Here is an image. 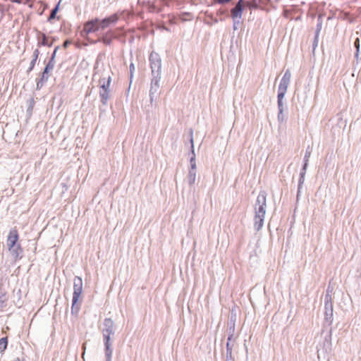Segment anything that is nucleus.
<instances>
[{"instance_id": "obj_4", "label": "nucleus", "mask_w": 361, "mask_h": 361, "mask_svg": "<svg viewBox=\"0 0 361 361\" xmlns=\"http://www.w3.org/2000/svg\"><path fill=\"white\" fill-rule=\"evenodd\" d=\"M82 291V280L79 276H75L73 280V299H72V306H71V313L73 314H76L79 310L80 307L78 304L79 298Z\"/></svg>"}, {"instance_id": "obj_1", "label": "nucleus", "mask_w": 361, "mask_h": 361, "mask_svg": "<svg viewBox=\"0 0 361 361\" xmlns=\"http://www.w3.org/2000/svg\"><path fill=\"white\" fill-rule=\"evenodd\" d=\"M94 77L97 78V75H99V95L102 102L105 104L109 98V86L111 78L107 71H105L102 67H99L98 61H97L94 66Z\"/></svg>"}, {"instance_id": "obj_14", "label": "nucleus", "mask_w": 361, "mask_h": 361, "mask_svg": "<svg viewBox=\"0 0 361 361\" xmlns=\"http://www.w3.org/2000/svg\"><path fill=\"white\" fill-rule=\"evenodd\" d=\"M190 142L191 143V152L192 154V156L191 157L190 159V168L189 170H194L196 171V161H195V149H194V145H193V137H192V131L190 132Z\"/></svg>"}, {"instance_id": "obj_41", "label": "nucleus", "mask_w": 361, "mask_h": 361, "mask_svg": "<svg viewBox=\"0 0 361 361\" xmlns=\"http://www.w3.org/2000/svg\"><path fill=\"white\" fill-rule=\"evenodd\" d=\"M358 55H359V51H357V49L356 50V52H355V57L357 59L358 58Z\"/></svg>"}, {"instance_id": "obj_26", "label": "nucleus", "mask_w": 361, "mask_h": 361, "mask_svg": "<svg viewBox=\"0 0 361 361\" xmlns=\"http://www.w3.org/2000/svg\"><path fill=\"white\" fill-rule=\"evenodd\" d=\"M246 4L251 8H257L259 6L256 0H253L252 2H247Z\"/></svg>"}, {"instance_id": "obj_34", "label": "nucleus", "mask_w": 361, "mask_h": 361, "mask_svg": "<svg viewBox=\"0 0 361 361\" xmlns=\"http://www.w3.org/2000/svg\"><path fill=\"white\" fill-rule=\"evenodd\" d=\"M230 1H231V0H215V3H218L219 4H226V3H229Z\"/></svg>"}, {"instance_id": "obj_18", "label": "nucleus", "mask_w": 361, "mask_h": 361, "mask_svg": "<svg viewBox=\"0 0 361 361\" xmlns=\"http://www.w3.org/2000/svg\"><path fill=\"white\" fill-rule=\"evenodd\" d=\"M59 10V3H58L51 11L50 15L47 18V21L51 23L52 20H54L56 17V14Z\"/></svg>"}, {"instance_id": "obj_30", "label": "nucleus", "mask_w": 361, "mask_h": 361, "mask_svg": "<svg viewBox=\"0 0 361 361\" xmlns=\"http://www.w3.org/2000/svg\"><path fill=\"white\" fill-rule=\"evenodd\" d=\"M278 120L280 123H282L285 121V116L283 114V111H279L278 114Z\"/></svg>"}, {"instance_id": "obj_45", "label": "nucleus", "mask_w": 361, "mask_h": 361, "mask_svg": "<svg viewBox=\"0 0 361 361\" xmlns=\"http://www.w3.org/2000/svg\"><path fill=\"white\" fill-rule=\"evenodd\" d=\"M226 361H231V360L228 359V357H227V360Z\"/></svg>"}, {"instance_id": "obj_6", "label": "nucleus", "mask_w": 361, "mask_h": 361, "mask_svg": "<svg viewBox=\"0 0 361 361\" xmlns=\"http://www.w3.org/2000/svg\"><path fill=\"white\" fill-rule=\"evenodd\" d=\"M152 76L161 77V60L159 55L152 51L149 58Z\"/></svg>"}, {"instance_id": "obj_8", "label": "nucleus", "mask_w": 361, "mask_h": 361, "mask_svg": "<svg viewBox=\"0 0 361 361\" xmlns=\"http://www.w3.org/2000/svg\"><path fill=\"white\" fill-rule=\"evenodd\" d=\"M324 319L325 321L331 324L333 322V304L331 302V296L329 293V290H327V293L325 295L324 298Z\"/></svg>"}, {"instance_id": "obj_25", "label": "nucleus", "mask_w": 361, "mask_h": 361, "mask_svg": "<svg viewBox=\"0 0 361 361\" xmlns=\"http://www.w3.org/2000/svg\"><path fill=\"white\" fill-rule=\"evenodd\" d=\"M310 155H311V149L308 147L307 149L305 151V157H304V162H308L309 161V159L310 157Z\"/></svg>"}, {"instance_id": "obj_42", "label": "nucleus", "mask_w": 361, "mask_h": 361, "mask_svg": "<svg viewBox=\"0 0 361 361\" xmlns=\"http://www.w3.org/2000/svg\"><path fill=\"white\" fill-rule=\"evenodd\" d=\"M13 2L17 3V4H20V0H13Z\"/></svg>"}, {"instance_id": "obj_43", "label": "nucleus", "mask_w": 361, "mask_h": 361, "mask_svg": "<svg viewBox=\"0 0 361 361\" xmlns=\"http://www.w3.org/2000/svg\"><path fill=\"white\" fill-rule=\"evenodd\" d=\"M84 63H85V61H82V62L81 63V66H84Z\"/></svg>"}, {"instance_id": "obj_17", "label": "nucleus", "mask_w": 361, "mask_h": 361, "mask_svg": "<svg viewBox=\"0 0 361 361\" xmlns=\"http://www.w3.org/2000/svg\"><path fill=\"white\" fill-rule=\"evenodd\" d=\"M35 104V99L33 97H30L27 101V107L26 113H27V115L28 117H30L32 116Z\"/></svg>"}, {"instance_id": "obj_28", "label": "nucleus", "mask_w": 361, "mask_h": 361, "mask_svg": "<svg viewBox=\"0 0 361 361\" xmlns=\"http://www.w3.org/2000/svg\"><path fill=\"white\" fill-rule=\"evenodd\" d=\"M6 294L4 292L0 291V307H3L4 305V302L6 301L4 298L5 297Z\"/></svg>"}, {"instance_id": "obj_11", "label": "nucleus", "mask_w": 361, "mask_h": 361, "mask_svg": "<svg viewBox=\"0 0 361 361\" xmlns=\"http://www.w3.org/2000/svg\"><path fill=\"white\" fill-rule=\"evenodd\" d=\"M18 238L19 235L18 231L16 228L11 229L6 241V245L8 250H11V248L13 247H16V245H18L17 243Z\"/></svg>"}, {"instance_id": "obj_35", "label": "nucleus", "mask_w": 361, "mask_h": 361, "mask_svg": "<svg viewBox=\"0 0 361 361\" xmlns=\"http://www.w3.org/2000/svg\"><path fill=\"white\" fill-rule=\"evenodd\" d=\"M354 45L356 48V50L357 49V51H360V40L358 38H357L355 41Z\"/></svg>"}, {"instance_id": "obj_19", "label": "nucleus", "mask_w": 361, "mask_h": 361, "mask_svg": "<svg viewBox=\"0 0 361 361\" xmlns=\"http://www.w3.org/2000/svg\"><path fill=\"white\" fill-rule=\"evenodd\" d=\"M285 97V95L278 94L277 95V105L279 111H284L285 109V104L283 103V99Z\"/></svg>"}, {"instance_id": "obj_31", "label": "nucleus", "mask_w": 361, "mask_h": 361, "mask_svg": "<svg viewBox=\"0 0 361 361\" xmlns=\"http://www.w3.org/2000/svg\"><path fill=\"white\" fill-rule=\"evenodd\" d=\"M129 68H130V80H131L132 78H133V73H134V71L135 70L134 63H131L130 64V67Z\"/></svg>"}, {"instance_id": "obj_29", "label": "nucleus", "mask_w": 361, "mask_h": 361, "mask_svg": "<svg viewBox=\"0 0 361 361\" xmlns=\"http://www.w3.org/2000/svg\"><path fill=\"white\" fill-rule=\"evenodd\" d=\"M36 62H37L36 60L32 59V61H30V66H29L28 69L27 70V73H30L33 70Z\"/></svg>"}, {"instance_id": "obj_3", "label": "nucleus", "mask_w": 361, "mask_h": 361, "mask_svg": "<svg viewBox=\"0 0 361 361\" xmlns=\"http://www.w3.org/2000/svg\"><path fill=\"white\" fill-rule=\"evenodd\" d=\"M102 333L105 346L106 361H111L112 355V343L111 342V335L114 334V322L109 318L104 319L102 326Z\"/></svg>"}, {"instance_id": "obj_9", "label": "nucleus", "mask_w": 361, "mask_h": 361, "mask_svg": "<svg viewBox=\"0 0 361 361\" xmlns=\"http://www.w3.org/2000/svg\"><path fill=\"white\" fill-rule=\"evenodd\" d=\"M291 78V73L290 70H286L283 76L282 77L280 84L279 85L278 94L286 95L288 87L290 84Z\"/></svg>"}, {"instance_id": "obj_13", "label": "nucleus", "mask_w": 361, "mask_h": 361, "mask_svg": "<svg viewBox=\"0 0 361 361\" xmlns=\"http://www.w3.org/2000/svg\"><path fill=\"white\" fill-rule=\"evenodd\" d=\"M15 260L20 259L23 257V249L20 244L16 245L11 250H8Z\"/></svg>"}, {"instance_id": "obj_44", "label": "nucleus", "mask_w": 361, "mask_h": 361, "mask_svg": "<svg viewBox=\"0 0 361 361\" xmlns=\"http://www.w3.org/2000/svg\"><path fill=\"white\" fill-rule=\"evenodd\" d=\"M15 361H20L19 358H17Z\"/></svg>"}, {"instance_id": "obj_12", "label": "nucleus", "mask_w": 361, "mask_h": 361, "mask_svg": "<svg viewBox=\"0 0 361 361\" xmlns=\"http://www.w3.org/2000/svg\"><path fill=\"white\" fill-rule=\"evenodd\" d=\"M245 6L244 0H239L235 6L231 9V14L233 20L240 19Z\"/></svg>"}, {"instance_id": "obj_38", "label": "nucleus", "mask_w": 361, "mask_h": 361, "mask_svg": "<svg viewBox=\"0 0 361 361\" xmlns=\"http://www.w3.org/2000/svg\"><path fill=\"white\" fill-rule=\"evenodd\" d=\"M87 341L85 342L82 345V349H83V355H85V353H86V350H87Z\"/></svg>"}, {"instance_id": "obj_7", "label": "nucleus", "mask_w": 361, "mask_h": 361, "mask_svg": "<svg viewBox=\"0 0 361 361\" xmlns=\"http://www.w3.org/2000/svg\"><path fill=\"white\" fill-rule=\"evenodd\" d=\"M90 33V20H88L84 25L83 29L80 32V36L82 40H78L75 43L78 48L82 49L89 45L90 38L89 34Z\"/></svg>"}, {"instance_id": "obj_16", "label": "nucleus", "mask_w": 361, "mask_h": 361, "mask_svg": "<svg viewBox=\"0 0 361 361\" xmlns=\"http://www.w3.org/2000/svg\"><path fill=\"white\" fill-rule=\"evenodd\" d=\"M48 42L47 35L44 32H39L37 36V46H47Z\"/></svg>"}, {"instance_id": "obj_24", "label": "nucleus", "mask_w": 361, "mask_h": 361, "mask_svg": "<svg viewBox=\"0 0 361 361\" xmlns=\"http://www.w3.org/2000/svg\"><path fill=\"white\" fill-rule=\"evenodd\" d=\"M231 337L232 336H230L228 338V342H227V344H226V356L227 357H231V353H232V348L230 347V341L231 339Z\"/></svg>"}, {"instance_id": "obj_23", "label": "nucleus", "mask_w": 361, "mask_h": 361, "mask_svg": "<svg viewBox=\"0 0 361 361\" xmlns=\"http://www.w3.org/2000/svg\"><path fill=\"white\" fill-rule=\"evenodd\" d=\"M59 49V46H57L54 48V51L51 54V58L47 63H51L53 65V66H54L55 58H56V52Z\"/></svg>"}, {"instance_id": "obj_39", "label": "nucleus", "mask_w": 361, "mask_h": 361, "mask_svg": "<svg viewBox=\"0 0 361 361\" xmlns=\"http://www.w3.org/2000/svg\"><path fill=\"white\" fill-rule=\"evenodd\" d=\"M54 39H53V40L51 42H48V44H47V47H52L53 44H54Z\"/></svg>"}, {"instance_id": "obj_10", "label": "nucleus", "mask_w": 361, "mask_h": 361, "mask_svg": "<svg viewBox=\"0 0 361 361\" xmlns=\"http://www.w3.org/2000/svg\"><path fill=\"white\" fill-rule=\"evenodd\" d=\"M160 79L161 77L152 76V79L151 81V87L149 90V97L151 103L153 102L154 99L157 98L159 87H160Z\"/></svg>"}, {"instance_id": "obj_36", "label": "nucleus", "mask_w": 361, "mask_h": 361, "mask_svg": "<svg viewBox=\"0 0 361 361\" xmlns=\"http://www.w3.org/2000/svg\"><path fill=\"white\" fill-rule=\"evenodd\" d=\"M307 165H308V162H304V164H303V166H302V169L300 173H304V174L306 173Z\"/></svg>"}, {"instance_id": "obj_22", "label": "nucleus", "mask_w": 361, "mask_h": 361, "mask_svg": "<svg viewBox=\"0 0 361 361\" xmlns=\"http://www.w3.org/2000/svg\"><path fill=\"white\" fill-rule=\"evenodd\" d=\"M8 345L7 337H3L0 339V353L4 352Z\"/></svg>"}, {"instance_id": "obj_40", "label": "nucleus", "mask_w": 361, "mask_h": 361, "mask_svg": "<svg viewBox=\"0 0 361 361\" xmlns=\"http://www.w3.org/2000/svg\"><path fill=\"white\" fill-rule=\"evenodd\" d=\"M68 44H69V42H68V41H66L63 42V47L65 48H66L68 46Z\"/></svg>"}, {"instance_id": "obj_20", "label": "nucleus", "mask_w": 361, "mask_h": 361, "mask_svg": "<svg viewBox=\"0 0 361 361\" xmlns=\"http://www.w3.org/2000/svg\"><path fill=\"white\" fill-rule=\"evenodd\" d=\"M196 173L197 171L194 170H189L188 176V181L190 185H192L195 183L196 180Z\"/></svg>"}, {"instance_id": "obj_37", "label": "nucleus", "mask_w": 361, "mask_h": 361, "mask_svg": "<svg viewBox=\"0 0 361 361\" xmlns=\"http://www.w3.org/2000/svg\"><path fill=\"white\" fill-rule=\"evenodd\" d=\"M317 32H316V35H317L322 28V22H319L318 24H317Z\"/></svg>"}, {"instance_id": "obj_5", "label": "nucleus", "mask_w": 361, "mask_h": 361, "mask_svg": "<svg viewBox=\"0 0 361 361\" xmlns=\"http://www.w3.org/2000/svg\"><path fill=\"white\" fill-rule=\"evenodd\" d=\"M119 19V16L117 13H114L103 20H99L97 18L92 19V32L98 30L99 29L104 30L110 27L111 25H115Z\"/></svg>"}, {"instance_id": "obj_15", "label": "nucleus", "mask_w": 361, "mask_h": 361, "mask_svg": "<svg viewBox=\"0 0 361 361\" xmlns=\"http://www.w3.org/2000/svg\"><path fill=\"white\" fill-rule=\"evenodd\" d=\"M54 66H53L51 63H47L40 77V79L42 80H45L47 82L49 78V72L50 71L53 70Z\"/></svg>"}, {"instance_id": "obj_2", "label": "nucleus", "mask_w": 361, "mask_h": 361, "mask_svg": "<svg viewBox=\"0 0 361 361\" xmlns=\"http://www.w3.org/2000/svg\"><path fill=\"white\" fill-rule=\"evenodd\" d=\"M267 209V193L260 191L255 204L254 227L259 231L264 225V220Z\"/></svg>"}, {"instance_id": "obj_32", "label": "nucleus", "mask_w": 361, "mask_h": 361, "mask_svg": "<svg viewBox=\"0 0 361 361\" xmlns=\"http://www.w3.org/2000/svg\"><path fill=\"white\" fill-rule=\"evenodd\" d=\"M39 49H35L33 51L32 59L37 61L39 57Z\"/></svg>"}, {"instance_id": "obj_33", "label": "nucleus", "mask_w": 361, "mask_h": 361, "mask_svg": "<svg viewBox=\"0 0 361 361\" xmlns=\"http://www.w3.org/2000/svg\"><path fill=\"white\" fill-rule=\"evenodd\" d=\"M240 24V19L233 20V30H237L238 29V25Z\"/></svg>"}, {"instance_id": "obj_21", "label": "nucleus", "mask_w": 361, "mask_h": 361, "mask_svg": "<svg viewBox=\"0 0 361 361\" xmlns=\"http://www.w3.org/2000/svg\"><path fill=\"white\" fill-rule=\"evenodd\" d=\"M305 174H304V173H300V178H299V181H298V192H297V198L298 199V197H299L300 191H301V188H302V185L305 181Z\"/></svg>"}, {"instance_id": "obj_27", "label": "nucleus", "mask_w": 361, "mask_h": 361, "mask_svg": "<svg viewBox=\"0 0 361 361\" xmlns=\"http://www.w3.org/2000/svg\"><path fill=\"white\" fill-rule=\"evenodd\" d=\"M47 81H45V80H42V79H40V78L37 79V85H36L37 90H40L43 87L44 84Z\"/></svg>"}]
</instances>
